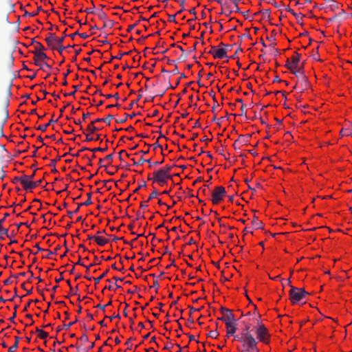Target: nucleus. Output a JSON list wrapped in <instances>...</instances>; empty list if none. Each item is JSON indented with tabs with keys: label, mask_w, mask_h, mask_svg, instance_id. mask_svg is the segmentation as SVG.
<instances>
[{
	"label": "nucleus",
	"mask_w": 352,
	"mask_h": 352,
	"mask_svg": "<svg viewBox=\"0 0 352 352\" xmlns=\"http://www.w3.org/2000/svg\"><path fill=\"white\" fill-rule=\"evenodd\" d=\"M234 340L241 342L243 344V348L240 352H257V342L251 333L245 332L240 335L234 336Z\"/></svg>",
	"instance_id": "f257e3e1"
},
{
	"label": "nucleus",
	"mask_w": 352,
	"mask_h": 352,
	"mask_svg": "<svg viewBox=\"0 0 352 352\" xmlns=\"http://www.w3.org/2000/svg\"><path fill=\"white\" fill-rule=\"evenodd\" d=\"M289 292V299L292 304H297L305 299L309 294L303 288H298L292 285Z\"/></svg>",
	"instance_id": "f03ea898"
},
{
	"label": "nucleus",
	"mask_w": 352,
	"mask_h": 352,
	"mask_svg": "<svg viewBox=\"0 0 352 352\" xmlns=\"http://www.w3.org/2000/svg\"><path fill=\"white\" fill-rule=\"evenodd\" d=\"M44 50H45V47L40 42H36L34 50L32 51V53L34 54V63L36 65L39 66L41 69H43V68L41 63H38V59L48 58L46 54L43 52Z\"/></svg>",
	"instance_id": "7ed1b4c3"
},
{
	"label": "nucleus",
	"mask_w": 352,
	"mask_h": 352,
	"mask_svg": "<svg viewBox=\"0 0 352 352\" xmlns=\"http://www.w3.org/2000/svg\"><path fill=\"white\" fill-rule=\"evenodd\" d=\"M226 196V191L224 187L219 186L215 187L211 193V201L213 204H218Z\"/></svg>",
	"instance_id": "20e7f679"
},
{
	"label": "nucleus",
	"mask_w": 352,
	"mask_h": 352,
	"mask_svg": "<svg viewBox=\"0 0 352 352\" xmlns=\"http://www.w3.org/2000/svg\"><path fill=\"white\" fill-rule=\"evenodd\" d=\"M256 338L260 342H263L264 343H267L268 342V331L267 328L263 324H259L258 325L256 331Z\"/></svg>",
	"instance_id": "39448f33"
},
{
	"label": "nucleus",
	"mask_w": 352,
	"mask_h": 352,
	"mask_svg": "<svg viewBox=\"0 0 352 352\" xmlns=\"http://www.w3.org/2000/svg\"><path fill=\"white\" fill-rule=\"evenodd\" d=\"M113 118V116L109 114L105 118H97L95 120L92 121L87 126V130L90 133H93L96 131L100 130L99 128L96 127L94 124L99 122H104L108 125H110L111 120Z\"/></svg>",
	"instance_id": "423d86ee"
},
{
	"label": "nucleus",
	"mask_w": 352,
	"mask_h": 352,
	"mask_svg": "<svg viewBox=\"0 0 352 352\" xmlns=\"http://www.w3.org/2000/svg\"><path fill=\"white\" fill-rule=\"evenodd\" d=\"M153 182H162L163 180H168L172 179L171 175H168L163 170H157L154 171L153 173Z\"/></svg>",
	"instance_id": "0eeeda50"
},
{
	"label": "nucleus",
	"mask_w": 352,
	"mask_h": 352,
	"mask_svg": "<svg viewBox=\"0 0 352 352\" xmlns=\"http://www.w3.org/2000/svg\"><path fill=\"white\" fill-rule=\"evenodd\" d=\"M208 53L212 54L214 58H223L227 56L226 49H218L215 46H212L211 50Z\"/></svg>",
	"instance_id": "6e6552de"
},
{
	"label": "nucleus",
	"mask_w": 352,
	"mask_h": 352,
	"mask_svg": "<svg viewBox=\"0 0 352 352\" xmlns=\"http://www.w3.org/2000/svg\"><path fill=\"white\" fill-rule=\"evenodd\" d=\"M21 185L23 186V188L25 190H32L34 189V184H33L32 181H30L27 179V175H21Z\"/></svg>",
	"instance_id": "1a4fd4ad"
},
{
	"label": "nucleus",
	"mask_w": 352,
	"mask_h": 352,
	"mask_svg": "<svg viewBox=\"0 0 352 352\" xmlns=\"http://www.w3.org/2000/svg\"><path fill=\"white\" fill-rule=\"evenodd\" d=\"M226 330H227V336L229 337L230 336H233L237 329V322L235 323L232 322H226Z\"/></svg>",
	"instance_id": "9d476101"
},
{
	"label": "nucleus",
	"mask_w": 352,
	"mask_h": 352,
	"mask_svg": "<svg viewBox=\"0 0 352 352\" xmlns=\"http://www.w3.org/2000/svg\"><path fill=\"white\" fill-rule=\"evenodd\" d=\"M131 160H133L134 162V165H135V166L143 165V164L145 162H148V163L149 164V167H151L153 165L154 166H158V165L161 164L163 162V161H161V162H155L152 163L151 162V160H145V159H144L142 157H141L138 162H135L133 158L131 159Z\"/></svg>",
	"instance_id": "9b49d317"
},
{
	"label": "nucleus",
	"mask_w": 352,
	"mask_h": 352,
	"mask_svg": "<svg viewBox=\"0 0 352 352\" xmlns=\"http://www.w3.org/2000/svg\"><path fill=\"white\" fill-rule=\"evenodd\" d=\"M251 138V135L247 134L245 135H240L239 138L236 140V142H240L241 144H247L249 142V139Z\"/></svg>",
	"instance_id": "f8f14e48"
},
{
	"label": "nucleus",
	"mask_w": 352,
	"mask_h": 352,
	"mask_svg": "<svg viewBox=\"0 0 352 352\" xmlns=\"http://www.w3.org/2000/svg\"><path fill=\"white\" fill-rule=\"evenodd\" d=\"M226 322H232L235 323V322H237V320L234 318V315L232 314V310L229 309L227 310L226 312Z\"/></svg>",
	"instance_id": "ddd939ff"
},
{
	"label": "nucleus",
	"mask_w": 352,
	"mask_h": 352,
	"mask_svg": "<svg viewBox=\"0 0 352 352\" xmlns=\"http://www.w3.org/2000/svg\"><path fill=\"white\" fill-rule=\"evenodd\" d=\"M54 115H52V118L51 120L49 121V122L47 123V124H43V125H39L38 127H37V130H40L41 131H45L47 128L52 124V123H54V122H56L58 121V119L57 120H54L53 118H54Z\"/></svg>",
	"instance_id": "4468645a"
},
{
	"label": "nucleus",
	"mask_w": 352,
	"mask_h": 352,
	"mask_svg": "<svg viewBox=\"0 0 352 352\" xmlns=\"http://www.w3.org/2000/svg\"><path fill=\"white\" fill-rule=\"evenodd\" d=\"M45 41L47 42L49 47H51L53 44V42H56V38L54 34L52 33H49L47 37L45 38Z\"/></svg>",
	"instance_id": "2eb2a0df"
},
{
	"label": "nucleus",
	"mask_w": 352,
	"mask_h": 352,
	"mask_svg": "<svg viewBox=\"0 0 352 352\" xmlns=\"http://www.w3.org/2000/svg\"><path fill=\"white\" fill-rule=\"evenodd\" d=\"M252 224L255 227L256 229H263V223L261 221L258 220V217L254 216Z\"/></svg>",
	"instance_id": "dca6fc26"
},
{
	"label": "nucleus",
	"mask_w": 352,
	"mask_h": 352,
	"mask_svg": "<svg viewBox=\"0 0 352 352\" xmlns=\"http://www.w3.org/2000/svg\"><path fill=\"white\" fill-rule=\"evenodd\" d=\"M14 339H15L14 344H12V346L8 349V352H15L19 346V342L20 340V338L18 336H16L14 338Z\"/></svg>",
	"instance_id": "f3484780"
},
{
	"label": "nucleus",
	"mask_w": 352,
	"mask_h": 352,
	"mask_svg": "<svg viewBox=\"0 0 352 352\" xmlns=\"http://www.w3.org/2000/svg\"><path fill=\"white\" fill-rule=\"evenodd\" d=\"M98 245L103 246L109 242V240L98 236H96L94 240Z\"/></svg>",
	"instance_id": "a211bd4d"
},
{
	"label": "nucleus",
	"mask_w": 352,
	"mask_h": 352,
	"mask_svg": "<svg viewBox=\"0 0 352 352\" xmlns=\"http://www.w3.org/2000/svg\"><path fill=\"white\" fill-rule=\"evenodd\" d=\"M87 195L88 197V201H86L83 203L78 204V207H77V208H78V210L80 209V207L82 206H89L90 204H91V203H92L91 200V193L89 192V193H87Z\"/></svg>",
	"instance_id": "6ab92c4d"
},
{
	"label": "nucleus",
	"mask_w": 352,
	"mask_h": 352,
	"mask_svg": "<svg viewBox=\"0 0 352 352\" xmlns=\"http://www.w3.org/2000/svg\"><path fill=\"white\" fill-rule=\"evenodd\" d=\"M36 332L39 333V338L42 340H45L48 336V333L43 330L36 327Z\"/></svg>",
	"instance_id": "aec40b11"
},
{
	"label": "nucleus",
	"mask_w": 352,
	"mask_h": 352,
	"mask_svg": "<svg viewBox=\"0 0 352 352\" xmlns=\"http://www.w3.org/2000/svg\"><path fill=\"white\" fill-rule=\"evenodd\" d=\"M300 54L296 52L295 56H294L292 58V64L294 65V67L297 66V65L300 62Z\"/></svg>",
	"instance_id": "412c9836"
},
{
	"label": "nucleus",
	"mask_w": 352,
	"mask_h": 352,
	"mask_svg": "<svg viewBox=\"0 0 352 352\" xmlns=\"http://www.w3.org/2000/svg\"><path fill=\"white\" fill-rule=\"evenodd\" d=\"M285 66L287 67L288 69H289L294 74L297 75V72L294 71V65L289 63V59H287Z\"/></svg>",
	"instance_id": "4be33fe9"
},
{
	"label": "nucleus",
	"mask_w": 352,
	"mask_h": 352,
	"mask_svg": "<svg viewBox=\"0 0 352 352\" xmlns=\"http://www.w3.org/2000/svg\"><path fill=\"white\" fill-rule=\"evenodd\" d=\"M77 321V320H76V321L74 322H69V324H63V328L65 329H68L72 325H73ZM63 329V327H58L57 329H56V332L58 333L60 332L61 330Z\"/></svg>",
	"instance_id": "5701e85b"
},
{
	"label": "nucleus",
	"mask_w": 352,
	"mask_h": 352,
	"mask_svg": "<svg viewBox=\"0 0 352 352\" xmlns=\"http://www.w3.org/2000/svg\"><path fill=\"white\" fill-rule=\"evenodd\" d=\"M97 15H98V18L102 21H105L107 17V14L102 10L98 11L97 12Z\"/></svg>",
	"instance_id": "b1692460"
},
{
	"label": "nucleus",
	"mask_w": 352,
	"mask_h": 352,
	"mask_svg": "<svg viewBox=\"0 0 352 352\" xmlns=\"http://www.w3.org/2000/svg\"><path fill=\"white\" fill-rule=\"evenodd\" d=\"M219 333L218 332V331L217 329L214 330V331H210L208 334V336L212 338H217V337L219 336Z\"/></svg>",
	"instance_id": "393cba45"
},
{
	"label": "nucleus",
	"mask_w": 352,
	"mask_h": 352,
	"mask_svg": "<svg viewBox=\"0 0 352 352\" xmlns=\"http://www.w3.org/2000/svg\"><path fill=\"white\" fill-rule=\"evenodd\" d=\"M41 10H43L42 7H41V6H39V7H38V8H37V10H36V12H31V13L26 12L25 13V16H34L37 15V14H38V13L40 11H41Z\"/></svg>",
	"instance_id": "a878e982"
},
{
	"label": "nucleus",
	"mask_w": 352,
	"mask_h": 352,
	"mask_svg": "<svg viewBox=\"0 0 352 352\" xmlns=\"http://www.w3.org/2000/svg\"><path fill=\"white\" fill-rule=\"evenodd\" d=\"M108 273V270H107L104 273H102L99 277L94 278L95 284L99 283L100 280L107 276Z\"/></svg>",
	"instance_id": "bb28decb"
},
{
	"label": "nucleus",
	"mask_w": 352,
	"mask_h": 352,
	"mask_svg": "<svg viewBox=\"0 0 352 352\" xmlns=\"http://www.w3.org/2000/svg\"><path fill=\"white\" fill-rule=\"evenodd\" d=\"M60 245H58V246L56 248V249H55V252H54V251H52H52H50V250H48V252H48V254H47V256H45V258H50H50H52V255H53L54 254H56L57 251H58V250H60Z\"/></svg>",
	"instance_id": "cd10ccee"
},
{
	"label": "nucleus",
	"mask_w": 352,
	"mask_h": 352,
	"mask_svg": "<svg viewBox=\"0 0 352 352\" xmlns=\"http://www.w3.org/2000/svg\"><path fill=\"white\" fill-rule=\"evenodd\" d=\"M113 24H114V23H113V21H111V20H109L108 21V20L106 19L105 21H104V25H103V27L104 28L108 27L109 28H111L113 26Z\"/></svg>",
	"instance_id": "c85d7f7f"
},
{
	"label": "nucleus",
	"mask_w": 352,
	"mask_h": 352,
	"mask_svg": "<svg viewBox=\"0 0 352 352\" xmlns=\"http://www.w3.org/2000/svg\"><path fill=\"white\" fill-rule=\"evenodd\" d=\"M158 195V192L156 190H154L149 195L147 201H149L153 198H155Z\"/></svg>",
	"instance_id": "c756f323"
},
{
	"label": "nucleus",
	"mask_w": 352,
	"mask_h": 352,
	"mask_svg": "<svg viewBox=\"0 0 352 352\" xmlns=\"http://www.w3.org/2000/svg\"><path fill=\"white\" fill-rule=\"evenodd\" d=\"M171 168H172V166L166 165L164 167L160 168V170L164 171L168 175H170V172L171 170Z\"/></svg>",
	"instance_id": "7c9ffc66"
},
{
	"label": "nucleus",
	"mask_w": 352,
	"mask_h": 352,
	"mask_svg": "<svg viewBox=\"0 0 352 352\" xmlns=\"http://www.w3.org/2000/svg\"><path fill=\"white\" fill-rule=\"evenodd\" d=\"M66 30H65V32H64V36H60V38H56V43H57L58 45L62 44V43L63 42V41L65 39V37L67 36V34H65Z\"/></svg>",
	"instance_id": "2f4dec72"
},
{
	"label": "nucleus",
	"mask_w": 352,
	"mask_h": 352,
	"mask_svg": "<svg viewBox=\"0 0 352 352\" xmlns=\"http://www.w3.org/2000/svg\"><path fill=\"white\" fill-rule=\"evenodd\" d=\"M340 133H341L342 135H352V132H351V131H349L348 129H342L340 131Z\"/></svg>",
	"instance_id": "473e14b6"
},
{
	"label": "nucleus",
	"mask_w": 352,
	"mask_h": 352,
	"mask_svg": "<svg viewBox=\"0 0 352 352\" xmlns=\"http://www.w3.org/2000/svg\"><path fill=\"white\" fill-rule=\"evenodd\" d=\"M130 53V52H124V53H120V54L117 55L116 56H112L111 59H114V58H116V59H121L122 57L124 56V55H126V54H129Z\"/></svg>",
	"instance_id": "72a5a7b5"
},
{
	"label": "nucleus",
	"mask_w": 352,
	"mask_h": 352,
	"mask_svg": "<svg viewBox=\"0 0 352 352\" xmlns=\"http://www.w3.org/2000/svg\"><path fill=\"white\" fill-rule=\"evenodd\" d=\"M107 149V147H105V148H100V147H98V148H91V149H90V151H92V152H96V151H102V152H104V151H105Z\"/></svg>",
	"instance_id": "f704fd0d"
},
{
	"label": "nucleus",
	"mask_w": 352,
	"mask_h": 352,
	"mask_svg": "<svg viewBox=\"0 0 352 352\" xmlns=\"http://www.w3.org/2000/svg\"><path fill=\"white\" fill-rule=\"evenodd\" d=\"M80 130H82L83 131V133L85 134V135H86V141L87 142H90V141L94 140V138L93 137L90 136L89 134L85 133V131H83L82 126L80 127Z\"/></svg>",
	"instance_id": "c9c22d12"
},
{
	"label": "nucleus",
	"mask_w": 352,
	"mask_h": 352,
	"mask_svg": "<svg viewBox=\"0 0 352 352\" xmlns=\"http://www.w3.org/2000/svg\"><path fill=\"white\" fill-rule=\"evenodd\" d=\"M56 49H57L58 53L60 54H62L64 50L66 49V47L63 46V45H62V44H60V45H58V47H57Z\"/></svg>",
	"instance_id": "e433bc0d"
},
{
	"label": "nucleus",
	"mask_w": 352,
	"mask_h": 352,
	"mask_svg": "<svg viewBox=\"0 0 352 352\" xmlns=\"http://www.w3.org/2000/svg\"><path fill=\"white\" fill-rule=\"evenodd\" d=\"M250 324L248 323L245 324V329H244V330L242 331V332L241 333H244L245 332L250 333Z\"/></svg>",
	"instance_id": "4c0bfd02"
},
{
	"label": "nucleus",
	"mask_w": 352,
	"mask_h": 352,
	"mask_svg": "<svg viewBox=\"0 0 352 352\" xmlns=\"http://www.w3.org/2000/svg\"><path fill=\"white\" fill-rule=\"evenodd\" d=\"M79 339L83 342H87L89 340L88 336L86 334H83Z\"/></svg>",
	"instance_id": "58836bf2"
},
{
	"label": "nucleus",
	"mask_w": 352,
	"mask_h": 352,
	"mask_svg": "<svg viewBox=\"0 0 352 352\" xmlns=\"http://www.w3.org/2000/svg\"><path fill=\"white\" fill-rule=\"evenodd\" d=\"M78 211H79V210H78V208H76V209L75 210H74V211H68V212H67V215H68L70 218H72V217H73L74 214L78 213Z\"/></svg>",
	"instance_id": "ea45409f"
},
{
	"label": "nucleus",
	"mask_w": 352,
	"mask_h": 352,
	"mask_svg": "<svg viewBox=\"0 0 352 352\" xmlns=\"http://www.w3.org/2000/svg\"><path fill=\"white\" fill-rule=\"evenodd\" d=\"M132 339H133L132 338H129V339L126 340V343H125V344H126V345H127V346H128V349H131V347H132V344H131V340H132Z\"/></svg>",
	"instance_id": "a19ab883"
},
{
	"label": "nucleus",
	"mask_w": 352,
	"mask_h": 352,
	"mask_svg": "<svg viewBox=\"0 0 352 352\" xmlns=\"http://www.w3.org/2000/svg\"><path fill=\"white\" fill-rule=\"evenodd\" d=\"M0 234H5L7 236H8V230L2 228V229L0 231Z\"/></svg>",
	"instance_id": "79ce46f5"
},
{
	"label": "nucleus",
	"mask_w": 352,
	"mask_h": 352,
	"mask_svg": "<svg viewBox=\"0 0 352 352\" xmlns=\"http://www.w3.org/2000/svg\"><path fill=\"white\" fill-rule=\"evenodd\" d=\"M135 26H136V24H133V25H129L128 28H127V32H131L135 28Z\"/></svg>",
	"instance_id": "37998d69"
},
{
	"label": "nucleus",
	"mask_w": 352,
	"mask_h": 352,
	"mask_svg": "<svg viewBox=\"0 0 352 352\" xmlns=\"http://www.w3.org/2000/svg\"><path fill=\"white\" fill-rule=\"evenodd\" d=\"M106 307H107V305H103L101 304H98V305L96 306V308L100 309L103 311H104Z\"/></svg>",
	"instance_id": "c03bdc74"
},
{
	"label": "nucleus",
	"mask_w": 352,
	"mask_h": 352,
	"mask_svg": "<svg viewBox=\"0 0 352 352\" xmlns=\"http://www.w3.org/2000/svg\"><path fill=\"white\" fill-rule=\"evenodd\" d=\"M146 186V182H144V184L142 185H140L137 188H135L134 190H133V192L134 193H136L138 192V190L142 188V187H144Z\"/></svg>",
	"instance_id": "a18cd8bd"
},
{
	"label": "nucleus",
	"mask_w": 352,
	"mask_h": 352,
	"mask_svg": "<svg viewBox=\"0 0 352 352\" xmlns=\"http://www.w3.org/2000/svg\"><path fill=\"white\" fill-rule=\"evenodd\" d=\"M179 79L176 80L175 86H172L171 84L169 82V85H168V88L174 89L176 87V86H177L179 85Z\"/></svg>",
	"instance_id": "49530a36"
},
{
	"label": "nucleus",
	"mask_w": 352,
	"mask_h": 352,
	"mask_svg": "<svg viewBox=\"0 0 352 352\" xmlns=\"http://www.w3.org/2000/svg\"><path fill=\"white\" fill-rule=\"evenodd\" d=\"M168 21L170 22H175V15H168Z\"/></svg>",
	"instance_id": "de8ad7c7"
},
{
	"label": "nucleus",
	"mask_w": 352,
	"mask_h": 352,
	"mask_svg": "<svg viewBox=\"0 0 352 352\" xmlns=\"http://www.w3.org/2000/svg\"><path fill=\"white\" fill-rule=\"evenodd\" d=\"M42 182V180L40 179V180H38V181H36V182H33V184H34V188H35L36 187H37L38 186H39Z\"/></svg>",
	"instance_id": "09e8293b"
},
{
	"label": "nucleus",
	"mask_w": 352,
	"mask_h": 352,
	"mask_svg": "<svg viewBox=\"0 0 352 352\" xmlns=\"http://www.w3.org/2000/svg\"><path fill=\"white\" fill-rule=\"evenodd\" d=\"M199 191H201L205 195H208L207 189L205 187L200 188Z\"/></svg>",
	"instance_id": "8fccbe9b"
},
{
	"label": "nucleus",
	"mask_w": 352,
	"mask_h": 352,
	"mask_svg": "<svg viewBox=\"0 0 352 352\" xmlns=\"http://www.w3.org/2000/svg\"><path fill=\"white\" fill-rule=\"evenodd\" d=\"M16 311H14V312L13 313L12 316L10 318V320L12 322H14V318H16Z\"/></svg>",
	"instance_id": "3c124183"
},
{
	"label": "nucleus",
	"mask_w": 352,
	"mask_h": 352,
	"mask_svg": "<svg viewBox=\"0 0 352 352\" xmlns=\"http://www.w3.org/2000/svg\"><path fill=\"white\" fill-rule=\"evenodd\" d=\"M296 67H294V71H295V72H297V74H299V73H301V74H302V73H303V72H302V67H303V66H302V67H299L298 69H296Z\"/></svg>",
	"instance_id": "603ef678"
},
{
	"label": "nucleus",
	"mask_w": 352,
	"mask_h": 352,
	"mask_svg": "<svg viewBox=\"0 0 352 352\" xmlns=\"http://www.w3.org/2000/svg\"><path fill=\"white\" fill-rule=\"evenodd\" d=\"M79 36L82 38H87L89 37V35L87 33H79Z\"/></svg>",
	"instance_id": "864d4df0"
},
{
	"label": "nucleus",
	"mask_w": 352,
	"mask_h": 352,
	"mask_svg": "<svg viewBox=\"0 0 352 352\" xmlns=\"http://www.w3.org/2000/svg\"><path fill=\"white\" fill-rule=\"evenodd\" d=\"M85 12L88 14H94V13L93 8H87L86 10H85Z\"/></svg>",
	"instance_id": "5fc2aeb1"
},
{
	"label": "nucleus",
	"mask_w": 352,
	"mask_h": 352,
	"mask_svg": "<svg viewBox=\"0 0 352 352\" xmlns=\"http://www.w3.org/2000/svg\"><path fill=\"white\" fill-rule=\"evenodd\" d=\"M34 175H35V172H34L31 175H27V179L30 181H32V179L34 177Z\"/></svg>",
	"instance_id": "6e6d98bb"
},
{
	"label": "nucleus",
	"mask_w": 352,
	"mask_h": 352,
	"mask_svg": "<svg viewBox=\"0 0 352 352\" xmlns=\"http://www.w3.org/2000/svg\"><path fill=\"white\" fill-rule=\"evenodd\" d=\"M199 309H195V308H194L192 307H190V314H189L190 316L192 315L193 311H199Z\"/></svg>",
	"instance_id": "4d7b16f0"
},
{
	"label": "nucleus",
	"mask_w": 352,
	"mask_h": 352,
	"mask_svg": "<svg viewBox=\"0 0 352 352\" xmlns=\"http://www.w3.org/2000/svg\"><path fill=\"white\" fill-rule=\"evenodd\" d=\"M105 160L111 161L113 160V154H109L105 157Z\"/></svg>",
	"instance_id": "13d9d810"
},
{
	"label": "nucleus",
	"mask_w": 352,
	"mask_h": 352,
	"mask_svg": "<svg viewBox=\"0 0 352 352\" xmlns=\"http://www.w3.org/2000/svg\"><path fill=\"white\" fill-rule=\"evenodd\" d=\"M172 73L174 74H177L179 73L178 67L177 65H175V69L172 71Z\"/></svg>",
	"instance_id": "bf43d9fd"
},
{
	"label": "nucleus",
	"mask_w": 352,
	"mask_h": 352,
	"mask_svg": "<svg viewBox=\"0 0 352 352\" xmlns=\"http://www.w3.org/2000/svg\"><path fill=\"white\" fill-rule=\"evenodd\" d=\"M90 116V113H83L82 115V120L85 121V119L88 117Z\"/></svg>",
	"instance_id": "052dcab7"
},
{
	"label": "nucleus",
	"mask_w": 352,
	"mask_h": 352,
	"mask_svg": "<svg viewBox=\"0 0 352 352\" xmlns=\"http://www.w3.org/2000/svg\"><path fill=\"white\" fill-rule=\"evenodd\" d=\"M104 289L115 290L116 289H114L113 287L110 285L109 286H105Z\"/></svg>",
	"instance_id": "680f3d73"
},
{
	"label": "nucleus",
	"mask_w": 352,
	"mask_h": 352,
	"mask_svg": "<svg viewBox=\"0 0 352 352\" xmlns=\"http://www.w3.org/2000/svg\"><path fill=\"white\" fill-rule=\"evenodd\" d=\"M125 153V151L122 150L118 153L119 160H121V161H122V153Z\"/></svg>",
	"instance_id": "e2e57ef3"
},
{
	"label": "nucleus",
	"mask_w": 352,
	"mask_h": 352,
	"mask_svg": "<svg viewBox=\"0 0 352 352\" xmlns=\"http://www.w3.org/2000/svg\"><path fill=\"white\" fill-rule=\"evenodd\" d=\"M84 157L88 160V165L92 166L91 159L87 155H85Z\"/></svg>",
	"instance_id": "0e129e2a"
},
{
	"label": "nucleus",
	"mask_w": 352,
	"mask_h": 352,
	"mask_svg": "<svg viewBox=\"0 0 352 352\" xmlns=\"http://www.w3.org/2000/svg\"><path fill=\"white\" fill-rule=\"evenodd\" d=\"M220 310H221V313H222L223 314H224V313H225V312L226 313V312H227V310H229V309H227V308H226V307H221V309H220Z\"/></svg>",
	"instance_id": "69168bd1"
},
{
	"label": "nucleus",
	"mask_w": 352,
	"mask_h": 352,
	"mask_svg": "<svg viewBox=\"0 0 352 352\" xmlns=\"http://www.w3.org/2000/svg\"><path fill=\"white\" fill-rule=\"evenodd\" d=\"M159 113V111L157 110H154L153 112L151 114L152 117L157 116Z\"/></svg>",
	"instance_id": "338daca9"
},
{
	"label": "nucleus",
	"mask_w": 352,
	"mask_h": 352,
	"mask_svg": "<svg viewBox=\"0 0 352 352\" xmlns=\"http://www.w3.org/2000/svg\"><path fill=\"white\" fill-rule=\"evenodd\" d=\"M152 287H156L157 289L159 287V283H158V281L157 280H155L153 282V285Z\"/></svg>",
	"instance_id": "774afa93"
}]
</instances>
